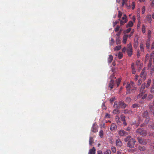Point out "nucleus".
<instances>
[{
    "instance_id": "1",
    "label": "nucleus",
    "mask_w": 154,
    "mask_h": 154,
    "mask_svg": "<svg viewBox=\"0 0 154 154\" xmlns=\"http://www.w3.org/2000/svg\"><path fill=\"white\" fill-rule=\"evenodd\" d=\"M126 106V104L122 102H120L118 103L117 102H115L114 105V107L117 108H125Z\"/></svg>"
},
{
    "instance_id": "2",
    "label": "nucleus",
    "mask_w": 154,
    "mask_h": 154,
    "mask_svg": "<svg viewBox=\"0 0 154 154\" xmlns=\"http://www.w3.org/2000/svg\"><path fill=\"white\" fill-rule=\"evenodd\" d=\"M134 87V83L132 82H131L130 83H128L126 86V88L127 89L128 93L130 92L131 90H136L135 88H133Z\"/></svg>"
},
{
    "instance_id": "3",
    "label": "nucleus",
    "mask_w": 154,
    "mask_h": 154,
    "mask_svg": "<svg viewBox=\"0 0 154 154\" xmlns=\"http://www.w3.org/2000/svg\"><path fill=\"white\" fill-rule=\"evenodd\" d=\"M119 20H120V25H123L128 21L127 16L125 14H124L121 19H119Z\"/></svg>"
},
{
    "instance_id": "4",
    "label": "nucleus",
    "mask_w": 154,
    "mask_h": 154,
    "mask_svg": "<svg viewBox=\"0 0 154 154\" xmlns=\"http://www.w3.org/2000/svg\"><path fill=\"white\" fill-rule=\"evenodd\" d=\"M127 51L128 55L131 56L132 54L133 50L132 47L130 44H128L127 45Z\"/></svg>"
},
{
    "instance_id": "5",
    "label": "nucleus",
    "mask_w": 154,
    "mask_h": 154,
    "mask_svg": "<svg viewBox=\"0 0 154 154\" xmlns=\"http://www.w3.org/2000/svg\"><path fill=\"white\" fill-rule=\"evenodd\" d=\"M135 141L133 139H131L128 143V146L130 148L134 147L135 145Z\"/></svg>"
},
{
    "instance_id": "6",
    "label": "nucleus",
    "mask_w": 154,
    "mask_h": 154,
    "mask_svg": "<svg viewBox=\"0 0 154 154\" xmlns=\"http://www.w3.org/2000/svg\"><path fill=\"white\" fill-rule=\"evenodd\" d=\"M119 134L120 136H126L128 134L127 132H126L123 130H120L119 131Z\"/></svg>"
},
{
    "instance_id": "7",
    "label": "nucleus",
    "mask_w": 154,
    "mask_h": 154,
    "mask_svg": "<svg viewBox=\"0 0 154 154\" xmlns=\"http://www.w3.org/2000/svg\"><path fill=\"white\" fill-rule=\"evenodd\" d=\"M137 131L140 134L142 135H145L146 133V131H144L142 128H139L137 130Z\"/></svg>"
},
{
    "instance_id": "8",
    "label": "nucleus",
    "mask_w": 154,
    "mask_h": 154,
    "mask_svg": "<svg viewBox=\"0 0 154 154\" xmlns=\"http://www.w3.org/2000/svg\"><path fill=\"white\" fill-rule=\"evenodd\" d=\"M140 76L142 79V80H144L146 79V74L144 71L142 70L140 74Z\"/></svg>"
},
{
    "instance_id": "9",
    "label": "nucleus",
    "mask_w": 154,
    "mask_h": 154,
    "mask_svg": "<svg viewBox=\"0 0 154 154\" xmlns=\"http://www.w3.org/2000/svg\"><path fill=\"white\" fill-rule=\"evenodd\" d=\"M95 149L94 147H93L92 149L89 150L88 154H95Z\"/></svg>"
},
{
    "instance_id": "10",
    "label": "nucleus",
    "mask_w": 154,
    "mask_h": 154,
    "mask_svg": "<svg viewBox=\"0 0 154 154\" xmlns=\"http://www.w3.org/2000/svg\"><path fill=\"white\" fill-rule=\"evenodd\" d=\"M116 128L117 127L116 125L114 123H112L110 127V129L111 131H113L116 130Z\"/></svg>"
},
{
    "instance_id": "11",
    "label": "nucleus",
    "mask_w": 154,
    "mask_h": 154,
    "mask_svg": "<svg viewBox=\"0 0 154 154\" xmlns=\"http://www.w3.org/2000/svg\"><path fill=\"white\" fill-rule=\"evenodd\" d=\"M116 145L117 146H121L122 145V143L120 140L118 139L116 141Z\"/></svg>"
},
{
    "instance_id": "12",
    "label": "nucleus",
    "mask_w": 154,
    "mask_h": 154,
    "mask_svg": "<svg viewBox=\"0 0 154 154\" xmlns=\"http://www.w3.org/2000/svg\"><path fill=\"white\" fill-rule=\"evenodd\" d=\"M128 35H124L123 38V40L122 41V42L124 43V44L126 43L127 39L128 38Z\"/></svg>"
},
{
    "instance_id": "13",
    "label": "nucleus",
    "mask_w": 154,
    "mask_h": 154,
    "mask_svg": "<svg viewBox=\"0 0 154 154\" xmlns=\"http://www.w3.org/2000/svg\"><path fill=\"white\" fill-rule=\"evenodd\" d=\"M133 22L131 21H130L128 22V23L127 25H126V27L127 28H128V27H131L133 26Z\"/></svg>"
},
{
    "instance_id": "14",
    "label": "nucleus",
    "mask_w": 154,
    "mask_h": 154,
    "mask_svg": "<svg viewBox=\"0 0 154 154\" xmlns=\"http://www.w3.org/2000/svg\"><path fill=\"white\" fill-rule=\"evenodd\" d=\"M146 20L149 22V23H150L151 21V16L150 15H148L146 17Z\"/></svg>"
},
{
    "instance_id": "15",
    "label": "nucleus",
    "mask_w": 154,
    "mask_h": 154,
    "mask_svg": "<svg viewBox=\"0 0 154 154\" xmlns=\"http://www.w3.org/2000/svg\"><path fill=\"white\" fill-rule=\"evenodd\" d=\"M113 59V56L111 55H109L108 58V62L109 63H111Z\"/></svg>"
},
{
    "instance_id": "16",
    "label": "nucleus",
    "mask_w": 154,
    "mask_h": 154,
    "mask_svg": "<svg viewBox=\"0 0 154 154\" xmlns=\"http://www.w3.org/2000/svg\"><path fill=\"white\" fill-rule=\"evenodd\" d=\"M121 46L119 45L114 48L113 49L115 51H118L120 50L121 49Z\"/></svg>"
},
{
    "instance_id": "17",
    "label": "nucleus",
    "mask_w": 154,
    "mask_h": 154,
    "mask_svg": "<svg viewBox=\"0 0 154 154\" xmlns=\"http://www.w3.org/2000/svg\"><path fill=\"white\" fill-rule=\"evenodd\" d=\"M99 136L103 138V132L102 130H100L99 133Z\"/></svg>"
},
{
    "instance_id": "18",
    "label": "nucleus",
    "mask_w": 154,
    "mask_h": 154,
    "mask_svg": "<svg viewBox=\"0 0 154 154\" xmlns=\"http://www.w3.org/2000/svg\"><path fill=\"white\" fill-rule=\"evenodd\" d=\"M138 140L139 143L145 145L147 143L146 142L143 141V140L139 138Z\"/></svg>"
},
{
    "instance_id": "19",
    "label": "nucleus",
    "mask_w": 154,
    "mask_h": 154,
    "mask_svg": "<svg viewBox=\"0 0 154 154\" xmlns=\"http://www.w3.org/2000/svg\"><path fill=\"white\" fill-rule=\"evenodd\" d=\"M140 49L141 51L143 52L144 51V49L143 48V44L142 43H141L140 45Z\"/></svg>"
},
{
    "instance_id": "20",
    "label": "nucleus",
    "mask_w": 154,
    "mask_h": 154,
    "mask_svg": "<svg viewBox=\"0 0 154 154\" xmlns=\"http://www.w3.org/2000/svg\"><path fill=\"white\" fill-rule=\"evenodd\" d=\"M111 151L109 149H106V151L104 152V154H111Z\"/></svg>"
},
{
    "instance_id": "21",
    "label": "nucleus",
    "mask_w": 154,
    "mask_h": 154,
    "mask_svg": "<svg viewBox=\"0 0 154 154\" xmlns=\"http://www.w3.org/2000/svg\"><path fill=\"white\" fill-rule=\"evenodd\" d=\"M94 140L92 137H90L89 139V144L91 145L92 143Z\"/></svg>"
},
{
    "instance_id": "22",
    "label": "nucleus",
    "mask_w": 154,
    "mask_h": 154,
    "mask_svg": "<svg viewBox=\"0 0 154 154\" xmlns=\"http://www.w3.org/2000/svg\"><path fill=\"white\" fill-rule=\"evenodd\" d=\"M111 149L113 153H115L116 152V148L114 146L112 147Z\"/></svg>"
},
{
    "instance_id": "23",
    "label": "nucleus",
    "mask_w": 154,
    "mask_h": 154,
    "mask_svg": "<svg viewBox=\"0 0 154 154\" xmlns=\"http://www.w3.org/2000/svg\"><path fill=\"white\" fill-rule=\"evenodd\" d=\"M121 43V41L119 37L116 38V44L117 45Z\"/></svg>"
},
{
    "instance_id": "24",
    "label": "nucleus",
    "mask_w": 154,
    "mask_h": 154,
    "mask_svg": "<svg viewBox=\"0 0 154 154\" xmlns=\"http://www.w3.org/2000/svg\"><path fill=\"white\" fill-rule=\"evenodd\" d=\"M122 15V13L120 11H118V17L120 18Z\"/></svg>"
},
{
    "instance_id": "25",
    "label": "nucleus",
    "mask_w": 154,
    "mask_h": 154,
    "mask_svg": "<svg viewBox=\"0 0 154 154\" xmlns=\"http://www.w3.org/2000/svg\"><path fill=\"white\" fill-rule=\"evenodd\" d=\"M142 31L143 33H144L145 32V27L144 25L142 26Z\"/></svg>"
},
{
    "instance_id": "26",
    "label": "nucleus",
    "mask_w": 154,
    "mask_h": 154,
    "mask_svg": "<svg viewBox=\"0 0 154 154\" xmlns=\"http://www.w3.org/2000/svg\"><path fill=\"white\" fill-rule=\"evenodd\" d=\"M122 56L123 54H122L121 52H119L118 54V57L119 59H121L122 57Z\"/></svg>"
},
{
    "instance_id": "27",
    "label": "nucleus",
    "mask_w": 154,
    "mask_h": 154,
    "mask_svg": "<svg viewBox=\"0 0 154 154\" xmlns=\"http://www.w3.org/2000/svg\"><path fill=\"white\" fill-rule=\"evenodd\" d=\"M114 42V39L112 38H111V39L110 41L109 44L110 45H112Z\"/></svg>"
},
{
    "instance_id": "28",
    "label": "nucleus",
    "mask_w": 154,
    "mask_h": 154,
    "mask_svg": "<svg viewBox=\"0 0 154 154\" xmlns=\"http://www.w3.org/2000/svg\"><path fill=\"white\" fill-rule=\"evenodd\" d=\"M145 84H142L140 88V91H142L145 88Z\"/></svg>"
},
{
    "instance_id": "29",
    "label": "nucleus",
    "mask_w": 154,
    "mask_h": 154,
    "mask_svg": "<svg viewBox=\"0 0 154 154\" xmlns=\"http://www.w3.org/2000/svg\"><path fill=\"white\" fill-rule=\"evenodd\" d=\"M116 121L117 122V123H118L120 122V120H119V117L118 116H116Z\"/></svg>"
},
{
    "instance_id": "30",
    "label": "nucleus",
    "mask_w": 154,
    "mask_h": 154,
    "mask_svg": "<svg viewBox=\"0 0 154 154\" xmlns=\"http://www.w3.org/2000/svg\"><path fill=\"white\" fill-rule=\"evenodd\" d=\"M115 100H116V99L115 97H113L110 99V103H112V102L114 101Z\"/></svg>"
},
{
    "instance_id": "31",
    "label": "nucleus",
    "mask_w": 154,
    "mask_h": 154,
    "mask_svg": "<svg viewBox=\"0 0 154 154\" xmlns=\"http://www.w3.org/2000/svg\"><path fill=\"white\" fill-rule=\"evenodd\" d=\"M151 83V80L149 79L148 80L146 84V87H148L150 85Z\"/></svg>"
},
{
    "instance_id": "32",
    "label": "nucleus",
    "mask_w": 154,
    "mask_h": 154,
    "mask_svg": "<svg viewBox=\"0 0 154 154\" xmlns=\"http://www.w3.org/2000/svg\"><path fill=\"white\" fill-rule=\"evenodd\" d=\"M102 108L103 109L105 110L106 109V107L105 106L104 103H103L102 104Z\"/></svg>"
},
{
    "instance_id": "33",
    "label": "nucleus",
    "mask_w": 154,
    "mask_h": 154,
    "mask_svg": "<svg viewBox=\"0 0 154 154\" xmlns=\"http://www.w3.org/2000/svg\"><path fill=\"white\" fill-rule=\"evenodd\" d=\"M94 125L91 128V130L93 132H96V129L95 128H94Z\"/></svg>"
},
{
    "instance_id": "34",
    "label": "nucleus",
    "mask_w": 154,
    "mask_h": 154,
    "mask_svg": "<svg viewBox=\"0 0 154 154\" xmlns=\"http://www.w3.org/2000/svg\"><path fill=\"white\" fill-rule=\"evenodd\" d=\"M119 112V110L117 109H115L113 111V113L114 114H116L118 113Z\"/></svg>"
},
{
    "instance_id": "35",
    "label": "nucleus",
    "mask_w": 154,
    "mask_h": 154,
    "mask_svg": "<svg viewBox=\"0 0 154 154\" xmlns=\"http://www.w3.org/2000/svg\"><path fill=\"white\" fill-rule=\"evenodd\" d=\"M131 138L130 136H128L124 140L125 142L127 141Z\"/></svg>"
},
{
    "instance_id": "36",
    "label": "nucleus",
    "mask_w": 154,
    "mask_h": 154,
    "mask_svg": "<svg viewBox=\"0 0 154 154\" xmlns=\"http://www.w3.org/2000/svg\"><path fill=\"white\" fill-rule=\"evenodd\" d=\"M121 119L122 121H125V116L123 115H121Z\"/></svg>"
},
{
    "instance_id": "37",
    "label": "nucleus",
    "mask_w": 154,
    "mask_h": 154,
    "mask_svg": "<svg viewBox=\"0 0 154 154\" xmlns=\"http://www.w3.org/2000/svg\"><path fill=\"white\" fill-rule=\"evenodd\" d=\"M151 33V32L150 30H149L148 31V37L149 38L150 37V34Z\"/></svg>"
},
{
    "instance_id": "38",
    "label": "nucleus",
    "mask_w": 154,
    "mask_h": 154,
    "mask_svg": "<svg viewBox=\"0 0 154 154\" xmlns=\"http://www.w3.org/2000/svg\"><path fill=\"white\" fill-rule=\"evenodd\" d=\"M119 22L117 21H115V22H113V27H115L116 25Z\"/></svg>"
},
{
    "instance_id": "39",
    "label": "nucleus",
    "mask_w": 154,
    "mask_h": 154,
    "mask_svg": "<svg viewBox=\"0 0 154 154\" xmlns=\"http://www.w3.org/2000/svg\"><path fill=\"white\" fill-rule=\"evenodd\" d=\"M119 28H120V27H119V26H116V27L115 29V31L116 32H117L119 30Z\"/></svg>"
},
{
    "instance_id": "40",
    "label": "nucleus",
    "mask_w": 154,
    "mask_h": 154,
    "mask_svg": "<svg viewBox=\"0 0 154 154\" xmlns=\"http://www.w3.org/2000/svg\"><path fill=\"white\" fill-rule=\"evenodd\" d=\"M148 115V112H144L143 114V116L144 117H146V116Z\"/></svg>"
},
{
    "instance_id": "41",
    "label": "nucleus",
    "mask_w": 154,
    "mask_h": 154,
    "mask_svg": "<svg viewBox=\"0 0 154 154\" xmlns=\"http://www.w3.org/2000/svg\"><path fill=\"white\" fill-rule=\"evenodd\" d=\"M132 9H134L135 8V4L134 2H132Z\"/></svg>"
},
{
    "instance_id": "42",
    "label": "nucleus",
    "mask_w": 154,
    "mask_h": 154,
    "mask_svg": "<svg viewBox=\"0 0 154 154\" xmlns=\"http://www.w3.org/2000/svg\"><path fill=\"white\" fill-rule=\"evenodd\" d=\"M145 7L143 6L142 9V14H143L145 13Z\"/></svg>"
},
{
    "instance_id": "43",
    "label": "nucleus",
    "mask_w": 154,
    "mask_h": 154,
    "mask_svg": "<svg viewBox=\"0 0 154 154\" xmlns=\"http://www.w3.org/2000/svg\"><path fill=\"white\" fill-rule=\"evenodd\" d=\"M110 115L108 113H106L105 116V118H109L110 117Z\"/></svg>"
},
{
    "instance_id": "44",
    "label": "nucleus",
    "mask_w": 154,
    "mask_h": 154,
    "mask_svg": "<svg viewBox=\"0 0 154 154\" xmlns=\"http://www.w3.org/2000/svg\"><path fill=\"white\" fill-rule=\"evenodd\" d=\"M131 28H129L126 30V32L127 33H128L131 31Z\"/></svg>"
},
{
    "instance_id": "45",
    "label": "nucleus",
    "mask_w": 154,
    "mask_h": 154,
    "mask_svg": "<svg viewBox=\"0 0 154 154\" xmlns=\"http://www.w3.org/2000/svg\"><path fill=\"white\" fill-rule=\"evenodd\" d=\"M146 47L147 48H149V43L147 42L146 44Z\"/></svg>"
},
{
    "instance_id": "46",
    "label": "nucleus",
    "mask_w": 154,
    "mask_h": 154,
    "mask_svg": "<svg viewBox=\"0 0 154 154\" xmlns=\"http://www.w3.org/2000/svg\"><path fill=\"white\" fill-rule=\"evenodd\" d=\"M140 51L139 50L137 51V55L138 57L140 56Z\"/></svg>"
},
{
    "instance_id": "47",
    "label": "nucleus",
    "mask_w": 154,
    "mask_h": 154,
    "mask_svg": "<svg viewBox=\"0 0 154 154\" xmlns=\"http://www.w3.org/2000/svg\"><path fill=\"white\" fill-rule=\"evenodd\" d=\"M114 84H109V87L111 89H112L113 87Z\"/></svg>"
},
{
    "instance_id": "48",
    "label": "nucleus",
    "mask_w": 154,
    "mask_h": 154,
    "mask_svg": "<svg viewBox=\"0 0 154 154\" xmlns=\"http://www.w3.org/2000/svg\"><path fill=\"white\" fill-rule=\"evenodd\" d=\"M122 6H123L125 5V0H122Z\"/></svg>"
},
{
    "instance_id": "49",
    "label": "nucleus",
    "mask_w": 154,
    "mask_h": 154,
    "mask_svg": "<svg viewBox=\"0 0 154 154\" xmlns=\"http://www.w3.org/2000/svg\"><path fill=\"white\" fill-rule=\"evenodd\" d=\"M121 81V80L120 79H118L117 80V85L118 86H119L120 82Z\"/></svg>"
},
{
    "instance_id": "50",
    "label": "nucleus",
    "mask_w": 154,
    "mask_h": 154,
    "mask_svg": "<svg viewBox=\"0 0 154 154\" xmlns=\"http://www.w3.org/2000/svg\"><path fill=\"white\" fill-rule=\"evenodd\" d=\"M126 49L125 47H124L122 49V51L123 52L125 53L126 51Z\"/></svg>"
},
{
    "instance_id": "51",
    "label": "nucleus",
    "mask_w": 154,
    "mask_h": 154,
    "mask_svg": "<svg viewBox=\"0 0 154 154\" xmlns=\"http://www.w3.org/2000/svg\"><path fill=\"white\" fill-rule=\"evenodd\" d=\"M140 63V61L139 60H137L136 62V65L138 66L139 65Z\"/></svg>"
},
{
    "instance_id": "52",
    "label": "nucleus",
    "mask_w": 154,
    "mask_h": 154,
    "mask_svg": "<svg viewBox=\"0 0 154 154\" xmlns=\"http://www.w3.org/2000/svg\"><path fill=\"white\" fill-rule=\"evenodd\" d=\"M141 80H140V79L138 80V85H140L141 84Z\"/></svg>"
},
{
    "instance_id": "53",
    "label": "nucleus",
    "mask_w": 154,
    "mask_h": 154,
    "mask_svg": "<svg viewBox=\"0 0 154 154\" xmlns=\"http://www.w3.org/2000/svg\"><path fill=\"white\" fill-rule=\"evenodd\" d=\"M147 95L146 94H145L142 97V98L143 99H144L146 98V97Z\"/></svg>"
},
{
    "instance_id": "54",
    "label": "nucleus",
    "mask_w": 154,
    "mask_h": 154,
    "mask_svg": "<svg viewBox=\"0 0 154 154\" xmlns=\"http://www.w3.org/2000/svg\"><path fill=\"white\" fill-rule=\"evenodd\" d=\"M132 20H133V21L134 22H135V20H136V18H135L134 17V16H133V18H132Z\"/></svg>"
},
{
    "instance_id": "55",
    "label": "nucleus",
    "mask_w": 154,
    "mask_h": 154,
    "mask_svg": "<svg viewBox=\"0 0 154 154\" xmlns=\"http://www.w3.org/2000/svg\"><path fill=\"white\" fill-rule=\"evenodd\" d=\"M151 5L152 6H154V0L152 1V3L151 4Z\"/></svg>"
},
{
    "instance_id": "56",
    "label": "nucleus",
    "mask_w": 154,
    "mask_h": 154,
    "mask_svg": "<svg viewBox=\"0 0 154 154\" xmlns=\"http://www.w3.org/2000/svg\"><path fill=\"white\" fill-rule=\"evenodd\" d=\"M110 84H114V81L113 80H111L110 81Z\"/></svg>"
},
{
    "instance_id": "57",
    "label": "nucleus",
    "mask_w": 154,
    "mask_h": 154,
    "mask_svg": "<svg viewBox=\"0 0 154 154\" xmlns=\"http://www.w3.org/2000/svg\"><path fill=\"white\" fill-rule=\"evenodd\" d=\"M143 92H142L141 93H140L138 95V97H140L143 94Z\"/></svg>"
},
{
    "instance_id": "58",
    "label": "nucleus",
    "mask_w": 154,
    "mask_h": 154,
    "mask_svg": "<svg viewBox=\"0 0 154 154\" xmlns=\"http://www.w3.org/2000/svg\"><path fill=\"white\" fill-rule=\"evenodd\" d=\"M149 55L148 54H147L146 55V59H148L149 58Z\"/></svg>"
},
{
    "instance_id": "59",
    "label": "nucleus",
    "mask_w": 154,
    "mask_h": 154,
    "mask_svg": "<svg viewBox=\"0 0 154 154\" xmlns=\"http://www.w3.org/2000/svg\"><path fill=\"white\" fill-rule=\"evenodd\" d=\"M154 48V42L152 43V47L151 49H153Z\"/></svg>"
},
{
    "instance_id": "60",
    "label": "nucleus",
    "mask_w": 154,
    "mask_h": 154,
    "mask_svg": "<svg viewBox=\"0 0 154 154\" xmlns=\"http://www.w3.org/2000/svg\"><path fill=\"white\" fill-rule=\"evenodd\" d=\"M98 154H102V151H98Z\"/></svg>"
},
{
    "instance_id": "61",
    "label": "nucleus",
    "mask_w": 154,
    "mask_h": 154,
    "mask_svg": "<svg viewBox=\"0 0 154 154\" xmlns=\"http://www.w3.org/2000/svg\"><path fill=\"white\" fill-rule=\"evenodd\" d=\"M133 32H131L129 36L130 37L133 34Z\"/></svg>"
},
{
    "instance_id": "62",
    "label": "nucleus",
    "mask_w": 154,
    "mask_h": 154,
    "mask_svg": "<svg viewBox=\"0 0 154 154\" xmlns=\"http://www.w3.org/2000/svg\"><path fill=\"white\" fill-rule=\"evenodd\" d=\"M117 154H122L120 151H118L117 152Z\"/></svg>"
},
{
    "instance_id": "63",
    "label": "nucleus",
    "mask_w": 154,
    "mask_h": 154,
    "mask_svg": "<svg viewBox=\"0 0 154 154\" xmlns=\"http://www.w3.org/2000/svg\"><path fill=\"white\" fill-rule=\"evenodd\" d=\"M126 6H127V7L128 8H129L130 7V5H129L128 6V5L126 4Z\"/></svg>"
},
{
    "instance_id": "64",
    "label": "nucleus",
    "mask_w": 154,
    "mask_h": 154,
    "mask_svg": "<svg viewBox=\"0 0 154 154\" xmlns=\"http://www.w3.org/2000/svg\"><path fill=\"white\" fill-rule=\"evenodd\" d=\"M138 76H136L135 78V79L136 80H137V79H138Z\"/></svg>"
}]
</instances>
